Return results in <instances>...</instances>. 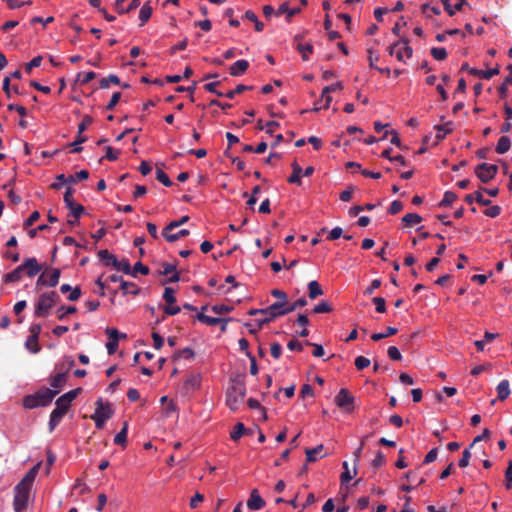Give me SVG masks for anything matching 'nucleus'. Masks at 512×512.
Listing matches in <instances>:
<instances>
[{
  "instance_id": "6e6d98bb",
  "label": "nucleus",
  "mask_w": 512,
  "mask_h": 512,
  "mask_svg": "<svg viewBox=\"0 0 512 512\" xmlns=\"http://www.w3.org/2000/svg\"><path fill=\"white\" fill-rule=\"evenodd\" d=\"M163 298L168 304H174L176 302L174 289L172 287H166L164 289Z\"/></svg>"
},
{
  "instance_id": "052dcab7",
  "label": "nucleus",
  "mask_w": 512,
  "mask_h": 512,
  "mask_svg": "<svg viewBox=\"0 0 512 512\" xmlns=\"http://www.w3.org/2000/svg\"><path fill=\"white\" fill-rule=\"evenodd\" d=\"M89 177V173L87 170H81L77 172L75 175L68 176V183H74L78 180H85Z\"/></svg>"
},
{
  "instance_id": "3c124183",
  "label": "nucleus",
  "mask_w": 512,
  "mask_h": 512,
  "mask_svg": "<svg viewBox=\"0 0 512 512\" xmlns=\"http://www.w3.org/2000/svg\"><path fill=\"white\" fill-rule=\"evenodd\" d=\"M156 179L166 187H170L173 184L168 175L161 169L156 170Z\"/></svg>"
},
{
  "instance_id": "ddd939ff",
  "label": "nucleus",
  "mask_w": 512,
  "mask_h": 512,
  "mask_svg": "<svg viewBox=\"0 0 512 512\" xmlns=\"http://www.w3.org/2000/svg\"><path fill=\"white\" fill-rule=\"evenodd\" d=\"M40 466H41V462H38L37 464H35L26 474L25 476L21 479V481L18 483V484H22L23 486L25 487H28V488H32V485L35 481V478L39 472V469H40Z\"/></svg>"
},
{
  "instance_id": "6e6552de",
  "label": "nucleus",
  "mask_w": 512,
  "mask_h": 512,
  "mask_svg": "<svg viewBox=\"0 0 512 512\" xmlns=\"http://www.w3.org/2000/svg\"><path fill=\"white\" fill-rule=\"evenodd\" d=\"M335 404L345 410L346 412L350 413L354 410V397L352 394L347 390L342 388L339 393L335 396Z\"/></svg>"
},
{
  "instance_id": "603ef678",
  "label": "nucleus",
  "mask_w": 512,
  "mask_h": 512,
  "mask_svg": "<svg viewBox=\"0 0 512 512\" xmlns=\"http://www.w3.org/2000/svg\"><path fill=\"white\" fill-rule=\"evenodd\" d=\"M80 392L81 388H76L63 394L62 396H60V398L62 399V401H65L67 404L71 405V402L78 396Z\"/></svg>"
},
{
  "instance_id": "423d86ee",
  "label": "nucleus",
  "mask_w": 512,
  "mask_h": 512,
  "mask_svg": "<svg viewBox=\"0 0 512 512\" xmlns=\"http://www.w3.org/2000/svg\"><path fill=\"white\" fill-rule=\"evenodd\" d=\"M498 172V167L494 164L481 163L475 167V174L483 183H488Z\"/></svg>"
},
{
  "instance_id": "864d4df0",
  "label": "nucleus",
  "mask_w": 512,
  "mask_h": 512,
  "mask_svg": "<svg viewBox=\"0 0 512 512\" xmlns=\"http://www.w3.org/2000/svg\"><path fill=\"white\" fill-rule=\"evenodd\" d=\"M138 272L143 275H147L149 273V268L142 262H136L132 268V273L130 275L135 277L136 273Z\"/></svg>"
},
{
  "instance_id": "c9c22d12",
  "label": "nucleus",
  "mask_w": 512,
  "mask_h": 512,
  "mask_svg": "<svg viewBox=\"0 0 512 512\" xmlns=\"http://www.w3.org/2000/svg\"><path fill=\"white\" fill-rule=\"evenodd\" d=\"M510 146H511V141H510L509 137L502 136L498 140V143L496 146V152L498 154H504L510 149Z\"/></svg>"
},
{
  "instance_id": "aec40b11",
  "label": "nucleus",
  "mask_w": 512,
  "mask_h": 512,
  "mask_svg": "<svg viewBox=\"0 0 512 512\" xmlns=\"http://www.w3.org/2000/svg\"><path fill=\"white\" fill-rule=\"evenodd\" d=\"M496 390H497V398H498V400L504 401L505 399H507L508 396L510 395L509 381L508 380H502L497 385Z\"/></svg>"
},
{
  "instance_id": "1a4fd4ad",
  "label": "nucleus",
  "mask_w": 512,
  "mask_h": 512,
  "mask_svg": "<svg viewBox=\"0 0 512 512\" xmlns=\"http://www.w3.org/2000/svg\"><path fill=\"white\" fill-rule=\"evenodd\" d=\"M96 409H95V412L94 414L91 416V418H102V419H105V420H109L114 411L111 407V404L110 403H104L103 400L101 398H99L96 402Z\"/></svg>"
},
{
  "instance_id": "a19ab883",
  "label": "nucleus",
  "mask_w": 512,
  "mask_h": 512,
  "mask_svg": "<svg viewBox=\"0 0 512 512\" xmlns=\"http://www.w3.org/2000/svg\"><path fill=\"white\" fill-rule=\"evenodd\" d=\"M397 333V329L395 327H387L386 331L383 332V333H373L371 335V339L373 341H379V340H382L384 338H387V337H390L392 335H395Z\"/></svg>"
},
{
  "instance_id": "f704fd0d",
  "label": "nucleus",
  "mask_w": 512,
  "mask_h": 512,
  "mask_svg": "<svg viewBox=\"0 0 512 512\" xmlns=\"http://www.w3.org/2000/svg\"><path fill=\"white\" fill-rule=\"evenodd\" d=\"M196 318L198 321L205 323L209 326H215L217 324H220V322L223 321V318L210 317V316L205 315L202 312L198 313L196 315Z\"/></svg>"
},
{
  "instance_id": "09e8293b",
  "label": "nucleus",
  "mask_w": 512,
  "mask_h": 512,
  "mask_svg": "<svg viewBox=\"0 0 512 512\" xmlns=\"http://www.w3.org/2000/svg\"><path fill=\"white\" fill-rule=\"evenodd\" d=\"M252 89V86H246V85H243V84H239L236 86L235 89L233 90H230L228 91L225 96L229 99H233L235 97L236 94H240L244 91H248V90H251Z\"/></svg>"
},
{
  "instance_id": "2eb2a0df",
  "label": "nucleus",
  "mask_w": 512,
  "mask_h": 512,
  "mask_svg": "<svg viewBox=\"0 0 512 512\" xmlns=\"http://www.w3.org/2000/svg\"><path fill=\"white\" fill-rule=\"evenodd\" d=\"M469 73L471 75L477 76L479 78L490 79L493 76L499 74V68L495 67V68L488 69V70H480V69L472 68L469 70Z\"/></svg>"
},
{
  "instance_id": "cd10ccee",
  "label": "nucleus",
  "mask_w": 512,
  "mask_h": 512,
  "mask_svg": "<svg viewBox=\"0 0 512 512\" xmlns=\"http://www.w3.org/2000/svg\"><path fill=\"white\" fill-rule=\"evenodd\" d=\"M151 15L152 7L150 5V2H146L143 4L139 12V19L141 21L140 25L143 26L150 19Z\"/></svg>"
},
{
  "instance_id": "20e7f679",
  "label": "nucleus",
  "mask_w": 512,
  "mask_h": 512,
  "mask_svg": "<svg viewBox=\"0 0 512 512\" xmlns=\"http://www.w3.org/2000/svg\"><path fill=\"white\" fill-rule=\"evenodd\" d=\"M31 489L17 484L14 487L13 508L15 512H25L28 507Z\"/></svg>"
},
{
  "instance_id": "680f3d73",
  "label": "nucleus",
  "mask_w": 512,
  "mask_h": 512,
  "mask_svg": "<svg viewBox=\"0 0 512 512\" xmlns=\"http://www.w3.org/2000/svg\"><path fill=\"white\" fill-rule=\"evenodd\" d=\"M386 462L385 456L381 451H378L375 455V458L372 460L371 465L377 469L384 465Z\"/></svg>"
},
{
  "instance_id": "8fccbe9b",
  "label": "nucleus",
  "mask_w": 512,
  "mask_h": 512,
  "mask_svg": "<svg viewBox=\"0 0 512 512\" xmlns=\"http://www.w3.org/2000/svg\"><path fill=\"white\" fill-rule=\"evenodd\" d=\"M431 55L437 61H442L447 57V51L442 47H434L431 49Z\"/></svg>"
},
{
  "instance_id": "37998d69",
  "label": "nucleus",
  "mask_w": 512,
  "mask_h": 512,
  "mask_svg": "<svg viewBox=\"0 0 512 512\" xmlns=\"http://www.w3.org/2000/svg\"><path fill=\"white\" fill-rule=\"evenodd\" d=\"M246 432V428L243 423L239 422L234 426L233 431L230 433V437L233 441L240 439Z\"/></svg>"
},
{
  "instance_id": "7c9ffc66",
  "label": "nucleus",
  "mask_w": 512,
  "mask_h": 512,
  "mask_svg": "<svg viewBox=\"0 0 512 512\" xmlns=\"http://www.w3.org/2000/svg\"><path fill=\"white\" fill-rule=\"evenodd\" d=\"M422 221V217L417 213H408L403 216L402 222L406 227H412L419 224Z\"/></svg>"
},
{
  "instance_id": "79ce46f5",
  "label": "nucleus",
  "mask_w": 512,
  "mask_h": 512,
  "mask_svg": "<svg viewBox=\"0 0 512 512\" xmlns=\"http://www.w3.org/2000/svg\"><path fill=\"white\" fill-rule=\"evenodd\" d=\"M296 48L301 53L302 59L304 61H307L309 58V55L313 53V46L311 44L298 43Z\"/></svg>"
},
{
  "instance_id": "0eeeda50",
  "label": "nucleus",
  "mask_w": 512,
  "mask_h": 512,
  "mask_svg": "<svg viewBox=\"0 0 512 512\" xmlns=\"http://www.w3.org/2000/svg\"><path fill=\"white\" fill-rule=\"evenodd\" d=\"M61 271L58 268L52 269L50 272L44 271L37 279L36 286L55 287L59 283Z\"/></svg>"
},
{
  "instance_id": "49530a36",
  "label": "nucleus",
  "mask_w": 512,
  "mask_h": 512,
  "mask_svg": "<svg viewBox=\"0 0 512 512\" xmlns=\"http://www.w3.org/2000/svg\"><path fill=\"white\" fill-rule=\"evenodd\" d=\"M400 44H401V43H400L399 41H397V42H395L394 44L390 45V46L388 47V53H389L391 56L395 55V56H396V58H397V60H399V61H403V54H402V50L399 48Z\"/></svg>"
},
{
  "instance_id": "69168bd1",
  "label": "nucleus",
  "mask_w": 512,
  "mask_h": 512,
  "mask_svg": "<svg viewBox=\"0 0 512 512\" xmlns=\"http://www.w3.org/2000/svg\"><path fill=\"white\" fill-rule=\"evenodd\" d=\"M92 122H93L92 117L89 115H85L83 117V120L81 121V123L78 125V134H82L87 129V127L90 124H92Z\"/></svg>"
},
{
  "instance_id": "72a5a7b5",
  "label": "nucleus",
  "mask_w": 512,
  "mask_h": 512,
  "mask_svg": "<svg viewBox=\"0 0 512 512\" xmlns=\"http://www.w3.org/2000/svg\"><path fill=\"white\" fill-rule=\"evenodd\" d=\"M98 257L103 261L105 266H112L113 263H116V256L106 249L100 250Z\"/></svg>"
},
{
  "instance_id": "0e129e2a",
  "label": "nucleus",
  "mask_w": 512,
  "mask_h": 512,
  "mask_svg": "<svg viewBox=\"0 0 512 512\" xmlns=\"http://www.w3.org/2000/svg\"><path fill=\"white\" fill-rule=\"evenodd\" d=\"M370 363H371V361L364 356H358L355 359V367L358 370H363V369L367 368L370 365Z\"/></svg>"
},
{
  "instance_id": "4c0bfd02",
  "label": "nucleus",
  "mask_w": 512,
  "mask_h": 512,
  "mask_svg": "<svg viewBox=\"0 0 512 512\" xmlns=\"http://www.w3.org/2000/svg\"><path fill=\"white\" fill-rule=\"evenodd\" d=\"M23 405L27 409H34L37 407H42L36 394L27 395L24 397Z\"/></svg>"
},
{
  "instance_id": "dca6fc26",
  "label": "nucleus",
  "mask_w": 512,
  "mask_h": 512,
  "mask_svg": "<svg viewBox=\"0 0 512 512\" xmlns=\"http://www.w3.org/2000/svg\"><path fill=\"white\" fill-rule=\"evenodd\" d=\"M170 231L171 230H166V227L162 231L163 237L168 242H175L178 239H180L182 237H185V236H188L190 234L189 230H187V229H181L177 233H170Z\"/></svg>"
},
{
  "instance_id": "338daca9",
  "label": "nucleus",
  "mask_w": 512,
  "mask_h": 512,
  "mask_svg": "<svg viewBox=\"0 0 512 512\" xmlns=\"http://www.w3.org/2000/svg\"><path fill=\"white\" fill-rule=\"evenodd\" d=\"M509 69H510V74L504 79L503 83L501 84V86L499 88V92L502 96L505 95L507 86L509 84H512V66L511 65L509 66Z\"/></svg>"
},
{
  "instance_id": "c756f323",
  "label": "nucleus",
  "mask_w": 512,
  "mask_h": 512,
  "mask_svg": "<svg viewBox=\"0 0 512 512\" xmlns=\"http://www.w3.org/2000/svg\"><path fill=\"white\" fill-rule=\"evenodd\" d=\"M128 422H124L122 429L114 437L116 445L125 446L127 442Z\"/></svg>"
},
{
  "instance_id": "4d7b16f0",
  "label": "nucleus",
  "mask_w": 512,
  "mask_h": 512,
  "mask_svg": "<svg viewBox=\"0 0 512 512\" xmlns=\"http://www.w3.org/2000/svg\"><path fill=\"white\" fill-rule=\"evenodd\" d=\"M401 44L399 48L402 50L403 57L411 58L413 54L412 48L409 46V42L407 39H402L399 41Z\"/></svg>"
},
{
  "instance_id": "de8ad7c7",
  "label": "nucleus",
  "mask_w": 512,
  "mask_h": 512,
  "mask_svg": "<svg viewBox=\"0 0 512 512\" xmlns=\"http://www.w3.org/2000/svg\"><path fill=\"white\" fill-rule=\"evenodd\" d=\"M456 199L457 195L454 192L447 191L445 192L443 199L440 201L439 206H450Z\"/></svg>"
},
{
  "instance_id": "c85d7f7f",
  "label": "nucleus",
  "mask_w": 512,
  "mask_h": 512,
  "mask_svg": "<svg viewBox=\"0 0 512 512\" xmlns=\"http://www.w3.org/2000/svg\"><path fill=\"white\" fill-rule=\"evenodd\" d=\"M435 129L437 130L436 139L442 140L447 134L453 131L452 122H447L443 125H436Z\"/></svg>"
},
{
  "instance_id": "58836bf2",
  "label": "nucleus",
  "mask_w": 512,
  "mask_h": 512,
  "mask_svg": "<svg viewBox=\"0 0 512 512\" xmlns=\"http://www.w3.org/2000/svg\"><path fill=\"white\" fill-rule=\"evenodd\" d=\"M111 83L115 84V85L120 84L119 77L115 74H110L108 77L102 78L100 80L99 85H100L101 89H107V88H109Z\"/></svg>"
},
{
  "instance_id": "6ab92c4d",
  "label": "nucleus",
  "mask_w": 512,
  "mask_h": 512,
  "mask_svg": "<svg viewBox=\"0 0 512 512\" xmlns=\"http://www.w3.org/2000/svg\"><path fill=\"white\" fill-rule=\"evenodd\" d=\"M301 9L300 8H289L288 6V3H282L279 8L277 9L276 11V15L279 16L281 14H284L286 13L287 14V21L290 22L291 21V18L300 13Z\"/></svg>"
},
{
  "instance_id": "9b49d317",
  "label": "nucleus",
  "mask_w": 512,
  "mask_h": 512,
  "mask_svg": "<svg viewBox=\"0 0 512 512\" xmlns=\"http://www.w3.org/2000/svg\"><path fill=\"white\" fill-rule=\"evenodd\" d=\"M265 506V501L260 496L257 489H253L250 493V497L247 500V507L251 511H257Z\"/></svg>"
},
{
  "instance_id": "393cba45",
  "label": "nucleus",
  "mask_w": 512,
  "mask_h": 512,
  "mask_svg": "<svg viewBox=\"0 0 512 512\" xmlns=\"http://www.w3.org/2000/svg\"><path fill=\"white\" fill-rule=\"evenodd\" d=\"M31 332V341H34V347L32 348V353H38L40 351V346L38 345V338L41 332V326L39 324H34L30 327Z\"/></svg>"
},
{
  "instance_id": "f257e3e1",
  "label": "nucleus",
  "mask_w": 512,
  "mask_h": 512,
  "mask_svg": "<svg viewBox=\"0 0 512 512\" xmlns=\"http://www.w3.org/2000/svg\"><path fill=\"white\" fill-rule=\"evenodd\" d=\"M245 395L246 386L244 382L240 380H235L227 390L226 404L232 411H235L238 409L239 405L243 403Z\"/></svg>"
},
{
  "instance_id": "a18cd8bd",
  "label": "nucleus",
  "mask_w": 512,
  "mask_h": 512,
  "mask_svg": "<svg viewBox=\"0 0 512 512\" xmlns=\"http://www.w3.org/2000/svg\"><path fill=\"white\" fill-rule=\"evenodd\" d=\"M67 208L70 210L71 216H73V218H75L76 220H78L80 216L85 212L84 206H82L81 204H76L75 202L72 203L71 206H67Z\"/></svg>"
},
{
  "instance_id": "ea45409f",
  "label": "nucleus",
  "mask_w": 512,
  "mask_h": 512,
  "mask_svg": "<svg viewBox=\"0 0 512 512\" xmlns=\"http://www.w3.org/2000/svg\"><path fill=\"white\" fill-rule=\"evenodd\" d=\"M120 289L123 292V295L131 293L133 295H137L139 293V289L135 286V284L121 280Z\"/></svg>"
},
{
  "instance_id": "bf43d9fd",
  "label": "nucleus",
  "mask_w": 512,
  "mask_h": 512,
  "mask_svg": "<svg viewBox=\"0 0 512 512\" xmlns=\"http://www.w3.org/2000/svg\"><path fill=\"white\" fill-rule=\"evenodd\" d=\"M372 302L375 304V309L378 313H384L386 311V301L383 297H374Z\"/></svg>"
},
{
  "instance_id": "412c9836",
  "label": "nucleus",
  "mask_w": 512,
  "mask_h": 512,
  "mask_svg": "<svg viewBox=\"0 0 512 512\" xmlns=\"http://www.w3.org/2000/svg\"><path fill=\"white\" fill-rule=\"evenodd\" d=\"M324 446L323 444H319L318 446L314 448H306L305 449V455H306V462L311 463L315 462L318 459V455L323 451Z\"/></svg>"
},
{
  "instance_id": "e2e57ef3",
  "label": "nucleus",
  "mask_w": 512,
  "mask_h": 512,
  "mask_svg": "<svg viewBox=\"0 0 512 512\" xmlns=\"http://www.w3.org/2000/svg\"><path fill=\"white\" fill-rule=\"evenodd\" d=\"M342 89H343L342 82H336L334 84L324 87L322 90L321 96H326V94H330L331 92H335V91L342 90Z\"/></svg>"
},
{
  "instance_id": "473e14b6",
  "label": "nucleus",
  "mask_w": 512,
  "mask_h": 512,
  "mask_svg": "<svg viewBox=\"0 0 512 512\" xmlns=\"http://www.w3.org/2000/svg\"><path fill=\"white\" fill-rule=\"evenodd\" d=\"M306 305H307V300L304 297L297 299L293 304L289 305L287 303L285 306H283L284 315L289 314V313L293 312L294 310H296L297 308L304 307Z\"/></svg>"
},
{
  "instance_id": "bb28decb",
  "label": "nucleus",
  "mask_w": 512,
  "mask_h": 512,
  "mask_svg": "<svg viewBox=\"0 0 512 512\" xmlns=\"http://www.w3.org/2000/svg\"><path fill=\"white\" fill-rule=\"evenodd\" d=\"M323 294L320 284L316 280L308 283V296L310 299H315Z\"/></svg>"
},
{
  "instance_id": "f03ea898",
  "label": "nucleus",
  "mask_w": 512,
  "mask_h": 512,
  "mask_svg": "<svg viewBox=\"0 0 512 512\" xmlns=\"http://www.w3.org/2000/svg\"><path fill=\"white\" fill-rule=\"evenodd\" d=\"M283 306V302H275L267 308L261 309V317L255 320L256 324H258L259 327H262L263 325L274 321L276 318L284 316Z\"/></svg>"
},
{
  "instance_id": "b1692460",
  "label": "nucleus",
  "mask_w": 512,
  "mask_h": 512,
  "mask_svg": "<svg viewBox=\"0 0 512 512\" xmlns=\"http://www.w3.org/2000/svg\"><path fill=\"white\" fill-rule=\"evenodd\" d=\"M476 200L480 205L488 206L491 204L489 199H484L481 191H476L474 194H468L465 196V201L469 204Z\"/></svg>"
},
{
  "instance_id": "2f4dec72",
  "label": "nucleus",
  "mask_w": 512,
  "mask_h": 512,
  "mask_svg": "<svg viewBox=\"0 0 512 512\" xmlns=\"http://www.w3.org/2000/svg\"><path fill=\"white\" fill-rule=\"evenodd\" d=\"M112 266L118 270V271H122L124 272L125 274H131L132 273V268H131V265H130V262L128 259H122V260H118L116 258V263H113Z\"/></svg>"
},
{
  "instance_id": "5fc2aeb1",
  "label": "nucleus",
  "mask_w": 512,
  "mask_h": 512,
  "mask_svg": "<svg viewBox=\"0 0 512 512\" xmlns=\"http://www.w3.org/2000/svg\"><path fill=\"white\" fill-rule=\"evenodd\" d=\"M332 311L331 305L327 301H322L313 308L314 313H329Z\"/></svg>"
},
{
  "instance_id": "f3484780",
  "label": "nucleus",
  "mask_w": 512,
  "mask_h": 512,
  "mask_svg": "<svg viewBox=\"0 0 512 512\" xmlns=\"http://www.w3.org/2000/svg\"><path fill=\"white\" fill-rule=\"evenodd\" d=\"M291 166H292L293 172L290 175V177L288 178V182L291 184H296V185L300 186L302 183L301 175H302L303 170L296 161H294L291 164Z\"/></svg>"
},
{
  "instance_id": "f8f14e48",
  "label": "nucleus",
  "mask_w": 512,
  "mask_h": 512,
  "mask_svg": "<svg viewBox=\"0 0 512 512\" xmlns=\"http://www.w3.org/2000/svg\"><path fill=\"white\" fill-rule=\"evenodd\" d=\"M35 394H36L41 406L44 407L52 402L53 398L58 394V391L52 390L49 388H44V389L39 390Z\"/></svg>"
},
{
  "instance_id": "7ed1b4c3",
  "label": "nucleus",
  "mask_w": 512,
  "mask_h": 512,
  "mask_svg": "<svg viewBox=\"0 0 512 512\" xmlns=\"http://www.w3.org/2000/svg\"><path fill=\"white\" fill-rule=\"evenodd\" d=\"M58 298L59 296L54 291L40 295L35 307V316H46L49 310L55 305V302L58 300Z\"/></svg>"
},
{
  "instance_id": "c03bdc74",
  "label": "nucleus",
  "mask_w": 512,
  "mask_h": 512,
  "mask_svg": "<svg viewBox=\"0 0 512 512\" xmlns=\"http://www.w3.org/2000/svg\"><path fill=\"white\" fill-rule=\"evenodd\" d=\"M195 356V353L194 351L191 349V348H184V349H181V350H178L175 352L174 354V360H177V359H180V358H185V359H193Z\"/></svg>"
},
{
  "instance_id": "774afa93",
  "label": "nucleus",
  "mask_w": 512,
  "mask_h": 512,
  "mask_svg": "<svg viewBox=\"0 0 512 512\" xmlns=\"http://www.w3.org/2000/svg\"><path fill=\"white\" fill-rule=\"evenodd\" d=\"M388 356L394 361H400L402 359V355L399 349L395 346H390L387 350Z\"/></svg>"
},
{
  "instance_id": "a878e982",
  "label": "nucleus",
  "mask_w": 512,
  "mask_h": 512,
  "mask_svg": "<svg viewBox=\"0 0 512 512\" xmlns=\"http://www.w3.org/2000/svg\"><path fill=\"white\" fill-rule=\"evenodd\" d=\"M356 465L357 464H354L353 474H351L347 461L343 462L342 466H343L344 471L341 473V476H340L341 484L348 483L357 474Z\"/></svg>"
},
{
  "instance_id": "39448f33",
  "label": "nucleus",
  "mask_w": 512,
  "mask_h": 512,
  "mask_svg": "<svg viewBox=\"0 0 512 512\" xmlns=\"http://www.w3.org/2000/svg\"><path fill=\"white\" fill-rule=\"evenodd\" d=\"M55 409L51 412L50 420H49V429L53 431L55 427L61 422L64 415L67 413L70 405L59 397L56 402Z\"/></svg>"
},
{
  "instance_id": "e433bc0d",
  "label": "nucleus",
  "mask_w": 512,
  "mask_h": 512,
  "mask_svg": "<svg viewBox=\"0 0 512 512\" xmlns=\"http://www.w3.org/2000/svg\"><path fill=\"white\" fill-rule=\"evenodd\" d=\"M200 382V376L192 374L185 380L184 386L187 390H195L200 386Z\"/></svg>"
},
{
  "instance_id": "5701e85b",
  "label": "nucleus",
  "mask_w": 512,
  "mask_h": 512,
  "mask_svg": "<svg viewBox=\"0 0 512 512\" xmlns=\"http://www.w3.org/2000/svg\"><path fill=\"white\" fill-rule=\"evenodd\" d=\"M24 272L23 264L16 267L13 271L7 273L4 276V281L9 282H18L22 278V273Z\"/></svg>"
},
{
  "instance_id": "13d9d810",
  "label": "nucleus",
  "mask_w": 512,
  "mask_h": 512,
  "mask_svg": "<svg viewBox=\"0 0 512 512\" xmlns=\"http://www.w3.org/2000/svg\"><path fill=\"white\" fill-rule=\"evenodd\" d=\"M75 312H76V307H74V306H68V307L62 306L57 310L58 319L63 320L66 317V315L73 314Z\"/></svg>"
},
{
  "instance_id": "9d476101",
  "label": "nucleus",
  "mask_w": 512,
  "mask_h": 512,
  "mask_svg": "<svg viewBox=\"0 0 512 512\" xmlns=\"http://www.w3.org/2000/svg\"><path fill=\"white\" fill-rule=\"evenodd\" d=\"M23 268L28 277L36 276L42 269L43 265L39 264L36 258H27L24 260Z\"/></svg>"
},
{
  "instance_id": "4468645a",
  "label": "nucleus",
  "mask_w": 512,
  "mask_h": 512,
  "mask_svg": "<svg viewBox=\"0 0 512 512\" xmlns=\"http://www.w3.org/2000/svg\"><path fill=\"white\" fill-rule=\"evenodd\" d=\"M249 67V62L247 60H237L233 65H231L229 71L231 76H240L246 72Z\"/></svg>"
},
{
  "instance_id": "4be33fe9",
  "label": "nucleus",
  "mask_w": 512,
  "mask_h": 512,
  "mask_svg": "<svg viewBox=\"0 0 512 512\" xmlns=\"http://www.w3.org/2000/svg\"><path fill=\"white\" fill-rule=\"evenodd\" d=\"M60 291L62 293H70L69 296H68V299L70 301H76L80 298L81 296V290L79 287H75L74 289H72V287L69 285V284H62L61 287H60Z\"/></svg>"
},
{
  "instance_id": "a211bd4d",
  "label": "nucleus",
  "mask_w": 512,
  "mask_h": 512,
  "mask_svg": "<svg viewBox=\"0 0 512 512\" xmlns=\"http://www.w3.org/2000/svg\"><path fill=\"white\" fill-rule=\"evenodd\" d=\"M66 377V371L57 373L50 379V386L59 392V390L64 386L66 382Z\"/></svg>"
}]
</instances>
